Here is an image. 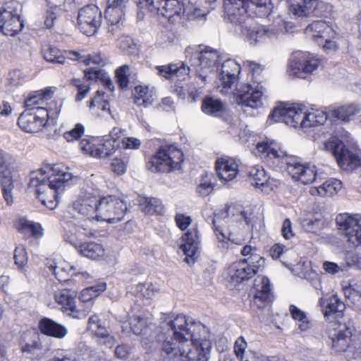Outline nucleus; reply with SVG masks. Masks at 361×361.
<instances>
[{
	"instance_id": "de8ad7c7",
	"label": "nucleus",
	"mask_w": 361,
	"mask_h": 361,
	"mask_svg": "<svg viewBox=\"0 0 361 361\" xmlns=\"http://www.w3.org/2000/svg\"><path fill=\"white\" fill-rule=\"evenodd\" d=\"M54 91L51 88H46L35 92L25 101L26 107H32L40 104L41 101L49 99Z\"/></svg>"
},
{
	"instance_id": "338daca9",
	"label": "nucleus",
	"mask_w": 361,
	"mask_h": 361,
	"mask_svg": "<svg viewBox=\"0 0 361 361\" xmlns=\"http://www.w3.org/2000/svg\"><path fill=\"white\" fill-rule=\"evenodd\" d=\"M174 77L178 78L180 80H184L185 76L190 73V67L182 63L180 66L173 64Z\"/></svg>"
},
{
	"instance_id": "f704fd0d",
	"label": "nucleus",
	"mask_w": 361,
	"mask_h": 361,
	"mask_svg": "<svg viewBox=\"0 0 361 361\" xmlns=\"http://www.w3.org/2000/svg\"><path fill=\"white\" fill-rule=\"evenodd\" d=\"M128 324L130 329L135 335L146 334L150 325L152 324L151 319L145 313L139 314H133L129 317Z\"/></svg>"
},
{
	"instance_id": "603ef678",
	"label": "nucleus",
	"mask_w": 361,
	"mask_h": 361,
	"mask_svg": "<svg viewBox=\"0 0 361 361\" xmlns=\"http://www.w3.org/2000/svg\"><path fill=\"white\" fill-rule=\"evenodd\" d=\"M71 83L78 90V94L75 97V100L77 102L82 101L90 90V84L82 82L80 79H73Z\"/></svg>"
},
{
	"instance_id": "37998d69",
	"label": "nucleus",
	"mask_w": 361,
	"mask_h": 361,
	"mask_svg": "<svg viewBox=\"0 0 361 361\" xmlns=\"http://www.w3.org/2000/svg\"><path fill=\"white\" fill-rule=\"evenodd\" d=\"M16 228L24 235L30 234L35 237L42 235V229L40 225L28 221L25 218H20L16 223Z\"/></svg>"
},
{
	"instance_id": "a878e982",
	"label": "nucleus",
	"mask_w": 361,
	"mask_h": 361,
	"mask_svg": "<svg viewBox=\"0 0 361 361\" xmlns=\"http://www.w3.org/2000/svg\"><path fill=\"white\" fill-rule=\"evenodd\" d=\"M214 231L220 245L223 248H229L230 243L240 245L242 240L235 237L234 231L226 228L223 221L219 218L212 220Z\"/></svg>"
},
{
	"instance_id": "c9c22d12",
	"label": "nucleus",
	"mask_w": 361,
	"mask_h": 361,
	"mask_svg": "<svg viewBox=\"0 0 361 361\" xmlns=\"http://www.w3.org/2000/svg\"><path fill=\"white\" fill-rule=\"evenodd\" d=\"M201 109L204 114L217 117L221 116L227 112L226 104L221 99L212 97H204Z\"/></svg>"
},
{
	"instance_id": "7ed1b4c3",
	"label": "nucleus",
	"mask_w": 361,
	"mask_h": 361,
	"mask_svg": "<svg viewBox=\"0 0 361 361\" xmlns=\"http://www.w3.org/2000/svg\"><path fill=\"white\" fill-rule=\"evenodd\" d=\"M255 154L260 156L271 166L283 168L286 166L288 173L295 180L309 184L316 180V166L310 163L302 164L288 158L283 152H279L273 142L263 141L257 144Z\"/></svg>"
},
{
	"instance_id": "f3484780",
	"label": "nucleus",
	"mask_w": 361,
	"mask_h": 361,
	"mask_svg": "<svg viewBox=\"0 0 361 361\" xmlns=\"http://www.w3.org/2000/svg\"><path fill=\"white\" fill-rule=\"evenodd\" d=\"M102 24V12L95 5L81 8L78 14V27L87 36L94 35Z\"/></svg>"
},
{
	"instance_id": "864d4df0",
	"label": "nucleus",
	"mask_w": 361,
	"mask_h": 361,
	"mask_svg": "<svg viewBox=\"0 0 361 361\" xmlns=\"http://www.w3.org/2000/svg\"><path fill=\"white\" fill-rule=\"evenodd\" d=\"M129 75L130 67L128 65H123L116 71L117 82L121 88H125L128 86Z\"/></svg>"
},
{
	"instance_id": "c756f323",
	"label": "nucleus",
	"mask_w": 361,
	"mask_h": 361,
	"mask_svg": "<svg viewBox=\"0 0 361 361\" xmlns=\"http://www.w3.org/2000/svg\"><path fill=\"white\" fill-rule=\"evenodd\" d=\"M319 305L325 317H341L345 309V304L336 295H333L329 299L321 298Z\"/></svg>"
},
{
	"instance_id": "1a4fd4ad",
	"label": "nucleus",
	"mask_w": 361,
	"mask_h": 361,
	"mask_svg": "<svg viewBox=\"0 0 361 361\" xmlns=\"http://www.w3.org/2000/svg\"><path fill=\"white\" fill-rule=\"evenodd\" d=\"M140 8L147 9L151 14L173 22L176 17L186 11L180 0H136Z\"/></svg>"
},
{
	"instance_id": "7c9ffc66",
	"label": "nucleus",
	"mask_w": 361,
	"mask_h": 361,
	"mask_svg": "<svg viewBox=\"0 0 361 361\" xmlns=\"http://www.w3.org/2000/svg\"><path fill=\"white\" fill-rule=\"evenodd\" d=\"M39 328L43 334L59 339L65 338L68 333L65 326L49 318L42 319L39 323Z\"/></svg>"
},
{
	"instance_id": "3c124183",
	"label": "nucleus",
	"mask_w": 361,
	"mask_h": 361,
	"mask_svg": "<svg viewBox=\"0 0 361 361\" xmlns=\"http://www.w3.org/2000/svg\"><path fill=\"white\" fill-rule=\"evenodd\" d=\"M114 142V141H111V140L106 137L102 143L98 145V148L99 149V158L109 157L115 152L119 145L118 143H115Z\"/></svg>"
},
{
	"instance_id": "cd10ccee",
	"label": "nucleus",
	"mask_w": 361,
	"mask_h": 361,
	"mask_svg": "<svg viewBox=\"0 0 361 361\" xmlns=\"http://www.w3.org/2000/svg\"><path fill=\"white\" fill-rule=\"evenodd\" d=\"M42 53L44 59L47 61L54 63L63 64L66 63V58L72 60L80 59V54L78 52L71 51L68 52L66 51L65 54L66 56H65L62 51L51 45L46 46L43 49Z\"/></svg>"
},
{
	"instance_id": "473e14b6",
	"label": "nucleus",
	"mask_w": 361,
	"mask_h": 361,
	"mask_svg": "<svg viewBox=\"0 0 361 361\" xmlns=\"http://www.w3.org/2000/svg\"><path fill=\"white\" fill-rule=\"evenodd\" d=\"M360 106L355 104H349L338 108H329V114L331 116V121H341L348 122L353 116L358 114Z\"/></svg>"
},
{
	"instance_id": "a18cd8bd",
	"label": "nucleus",
	"mask_w": 361,
	"mask_h": 361,
	"mask_svg": "<svg viewBox=\"0 0 361 361\" xmlns=\"http://www.w3.org/2000/svg\"><path fill=\"white\" fill-rule=\"evenodd\" d=\"M85 77L89 80H101L104 82V86L109 90L110 92H113L114 86L107 76L106 73L99 68H90L84 71Z\"/></svg>"
},
{
	"instance_id": "5fc2aeb1",
	"label": "nucleus",
	"mask_w": 361,
	"mask_h": 361,
	"mask_svg": "<svg viewBox=\"0 0 361 361\" xmlns=\"http://www.w3.org/2000/svg\"><path fill=\"white\" fill-rule=\"evenodd\" d=\"M80 149L86 154H89L92 157L99 158V149L98 148V145H94L92 142L88 140H82L80 141Z\"/></svg>"
},
{
	"instance_id": "6e6d98bb",
	"label": "nucleus",
	"mask_w": 361,
	"mask_h": 361,
	"mask_svg": "<svg viewBox=\"0 0 361 361\" xmlns=\"http://www.w3.org/2000/svg\"><path fill=\"white\" fill-rule=\"evenodd\" d=\"M214 189L213 184L207 175L202 178L200 184L197 187V192L202 196H207Z\"/></svg>"
},
{
	"instance_id": "5701e85b",
	"label": "nucleus",
	"mask_w": 361,
	"mask_h": 361,
	"mask_svg": "<svg viewBox=\"0 0 361 361\" xmlns=\"http://www.w3.org/2000/svg\"><path fill=\"white\" fill-rule=\"evenodd\" d=\"M179 249L185 255L184 261L187 264L195 263L199 249V235L196 228L189 230L182 236Z\"/></svg>"
},
{
	"instance_id": "393cba45",
	"label": "nucleus",
	"mask_w": 361,
	"mask_h": 361,
	"mask_svg": "<svg viewBox=\"0 0 361 361\" xmlns=\"http://www.w3.org/2000/svg\"><path fill=\"white\" fill-rule=\"evenodd\" d=\"M216 171L219 178L226 182L233 180L239 171L238 161L230 157H221L216 161Z\"/></svg>"
},
{
	"instance_id": "4c0bfd02",
	"label": "nucleus",
	"mask_w": 361,
	"mask_h": 361,
	"mask_svg": "<svg viewBox=\"0 0 361 361\" xmlns=\"http://www.w3.org/2000/svg\"><path fill=\"white\" fill-rule=\"evenodd\" d=\"M341 188V181L336 178H330L318 187L311 188L310 192L312 195L331 197L336 195Z\"/></svg>"
},
{
	"instance_id": "f257e3e1",
	"label": "nucleus",
	"mask_w": 361,
	"mask_h": 361,
	"mask_svg": "<svg viewBox=\"0 0 361 361\" xmlns=\"http://www.w3.org/2000/svg\"><path fill=\"white\" fill-rule=\"evenodd\" d=\"M168 325L169 334L160 350L164 361H208L212 343L204 326L188 323L182 314L171 320Z\"/></svg>"
},
{
	"instance_id": "412c9836",
	"label": "nucleus",
	"mask_w": 361,
	"mask_h": 361,
	"mask_svg": "<svg viewBox=\"0 0 361 361\" xmlns=\"http://www.w3.org/2000/svg\"><path fill=\"white\" fill-rule=\"evenodd\" d=\"M331 145L334 147L332 142L326 143L325 147ZM334 154L337 160L340 167L347 171H353L361 167V157L357 153L345 148L343 145L334 146Z\"/></svg>"
},
{
	"instance_id": "13d9d810",
	"label": "nucleus",
	"mask_w": 361,
	"mask_h": 361,
	"mask_svg": "<svg viewBox=\"0 0 361 361\" xmlns=\"http://www.w3.org/2000/svg\"><path fill=\"white\" fill-rule=\"evenodd\" d=\"M128 166V159L115 157L111 164L112 171L117 175L126 173Z\"/></svg>"
},
{
	"instance_id": "2eb2a0df",
	"label": "nucleus",
	"mask_w": 361,
	"mask_h": 361,
	"mask_svg": "<svg viewBox=\"0 0 361 361\" xmlns=\"http://www.w3.org/2000/svg\"><path fill=\"white\" fill-rule=\"evenodd\" d=\"M25 110L19 116L18 124L27 133H37L42 129L47 121L48 112L44 108L33 106Z\"/></svg>"
},
{
	"instance_id": "09e8293b",
	"label": "nucleus",
	"mask_w": 361,
	"mask_h": 361,
	"mask_svg": "<svg viewBox=\"0 0 361 361\" xmlns=\"http://www.w3.org/2000/svg\"><path fill=\"white\" fill-rule=\"evenodd\" d=\"M290 312L293 319L300 322L298 326L302 331H305L310 329V321L305 312L292 305L290 306Z\"/></svg>"
},
{
	"instance_id": "8fccbe9b",
	"label": "nucleus",
	"mask_w": 361,
	"mask_h": 361,
	"mask_svg": "<svg viewBox=\"0 0 361 361\" xmlns=\"http://www.w3.org/2000/svg\"><path fill=\"white\" fill-rule=\"evenodd\" d=\"M301 225L306 232L317 233L324 228V221L321 218H307L301 221Z\"/></svg>"
},
{
	"instance_id": "79ce46f5",
	"label": "nucleus",
	"mask_w": 361,
	"mask_h": 361,
	"mask_svg": "<svg viewBox=\"0 0 361 361\" xmlns=\"http://www.w3.org/2000/svg\"><path fill=\"white\" fill-rule=\"evenodd\" d=\"M156 98L153 88L148 86L138 85L135 88L134 102L139 106L147 107Z\"/></svg>"
},
{
	"instance_id": "ddd939ff",
	"label": "nucleus",
	"mask_w": 361,
	"mask_h": 361,
	"mask_svg": "<svg viewBox=\"0 0 361 361\" xmlns=\"http://www.w3.org/2000/svg\"><path fill=\"white\" fill-rule=\"evenodd\" d=\"M283 27V23L270 27L264 25L252 27L246 25L241 26V32L250 44L257 45L277 39Z\"/></svg>"
},
{
	"instance_id": "c85d7f7f",
	"label": "nucleus",
	"mask_w": 361,
	"mask_h": 361,
	"mask_svg": "<svg viewBox=\"0 0 361 361\" xmlns=\"http://www.w3.org/2000/svg\"><path fill=\"white\" fill-rule=\"evenodd\" d=\"M87 329L98 338L104 340V344L111 346L114 343V337L109 334L98 315L94 314L89 318Z\"/></svg>"
},
{
	"instance_id": "bf43d9fd",
	"label": "nucleus",
	"mask_w": 361,
	"mask_h": 361,
	"mask_svg": "<svg viewBox=\"0 0 361 361\" xmlns=\"http://www.w3.org/2000/svg\"><path fill=\"white\" fill-rule=\"evenodd\" d=\"M85 127L80 124L78 123L75 126V127L63 134L64 139L68 142H73L79 139L84 133Z\"/></svg>"
},
{
	"instance_id": "423d86ee",
	"label": "nucleus",
	"mask_w": 361,
	"mask_h": 361,
	"mask_svg": "<svg viewBox=\"0 0 361 361\" xmlns=\"http://www.w3.org/2000/svg\"><path fill=\"white\" fill-rule=\"evenodd\" d=\"M224 8L231 23L241 24L252 13L259 17L269 15L271 4L270 0H224Z\"/></svg>"
},
{
	"instance_id": "052dcab7",
	"label": "nucleus",
	"mask_w": 361,
	"mask_h": 361,
	"mask_svg": "<svg viewBox=\"0 0 361 361\" xmlns=\"http://www.w3.org/2000/svg\"><path fill=\"white\" fill-rule=\"evenodd\" d=\"M336 34L333 37H324L323 42L320 43L323 50L327 54H331L336 51L338 49V44L336 40Z\"/></svg>"
},
{
	"instance_id": "49530a36",
	"label": "nucleus",
	"mask_w": 361,
	"mask_h": 361,
	"mask_svg": "<svg viewBox=\"0 0 361 361\" xmlns=\"http://www.w3.org/2000/svg\"><path fill=\"white\" fill-rule=\"evenodd\" d=\"M243 66L247 68L248 73L251 75L252 79L257 83V85L262 82V73L264 71V66L252 61H246Z\"/></svg>"
},
{
	"instance_id": "e2e57ef3",
	"label": "nucleus",
	"mask_w": 361,
	"mask_h": 361,
	"mask_svg": "<svg viewBox=\"0 0 361 361\" xmlns=\"http://www.w3.org/2000/svg\"><path fill=\"white\" fill-rule=\"evenodd\" d=\"M15 263L19 267H23L27 261L25 249L23 246H18L16 248L14 252Z\"/></svg>"
},
{
	"instance_id": "b1692460",
	"label": "nucleus",
	"mask_w": 361,
	"mask_h": 361,
	"mask_svg": "<svg viewBox=\"0 0 361 361\" xmlns=\"http://www.w3.org/2000/svg\"><path fill=\"white\" fill-rule=\"evenodd\" d=\"M125 0H108L105 18L108 22V32L112 35L118 33L121 28V20L123 16Z\"/></svg>"
},
{
	"instance_id": "680f3d73",
	"label": "nucleus",
	"mask_w": 361,
	"mask_h": 361,
	"mask_svg": "<svg viewBox=\"0 0 361 361\" xmlns=\"http://www.w3.org/2000/svg\"><path fill=\"white\" fill-rule=\"evenodd\" d=\"M247 344L243 336L238 337L234 343V353L238 359L243 361L245 350L247 348Z\"/></svg>"
},
{
	"instance_id": "0eeeda50",
	"label": "nucleus",
	"mask_w": 361,
	"mask_h": 361,
	"mask_svg": "<svg viewBox=\"0 0 361 361\" xmlns=\"http://www.w3.org/2000/svg\"><path fill=\"white\" fill-rule=\"evenodd\" d=\"M183 161V153L175 145H164L159 148L147 164L152 172L170 173L179 170Z\"/></svg>"
},
{
	"instance_id": "72a5a7b5",
	"label": "nucleus",
	"mask_w": 361,
	"mask_h": 361,
	"mask_svg": "<svg viewBox=\"0 0 361 361\" xmlns=\"http://www.w3.org/2000/svg\"><path fill=\"white\" fill-rule=\"evenodd\" d=\"M69 241L71 244L75 245L76 250L80 255L87 258L97 259L104 255V248L101 244L94 242H86L75 245L73 238H71Z\"/></svg>"
},
{
	"instance_id": "9b49d317",
	"label": "nucleus",
	"mask_w": 361,
	"mask_h": 361,
	"mask_svg": "<svg viewBox=\"0 0 361 361\" xmlns=\"http://www.w3.org/2000/svg\"><path fill=\"white\" fill-rule=\"evenodd\" d=\"M263 263V257L259 255H252L233 262L228 267V275L233 282L240 283L255 275Z\"/></svg>"
},
{
	"instance_id": "ea45409f",
	"label": "nucleus",
	"mask_w": 361,
	"mask_h": 361,
	"mask_svg": "<svg viewBox=\"0 0 361 361\" xmlns=\"http://www.w3.org/2000/svg\"><path fill=\"white\" fill-rule=\"evenodd\" d=\"M250 183L256 187H262L263 190H273L272 183L264 169L260 167L252 168L249 172Z\"/></svg>"
},
{
	"instance_id": "4468645a",
	"label": "nucleus",
	"mask_w": 361,
	"mask_h": 361,
	"mask_svg": "<svg viewBox=\"0 0 361 361\" xmlns=\"http://www.w3.org/2000/svg\"><path fill=\"white\" fill-rule=\"evenodd\" d=\"M352 331L345 324H332L329 329V345L332 353L347 352L353 347Z\"/></svg>"
},
{
	"instance_id": "774afa93",
	"label": "nucleus",
	"mask_w": 361,
	"mask_h": 361,
	"mask_svg": "<svg viewBox=\"0 0 361 361\" xmlns=\"http://www.w3.org/2000/svg\"><path fill=\"white\" fill-rule=\"evenodd\" d=\"M173 64L159 66L156 67L158 74L166 79H171L174 77Z\"/></svg>"
},
{
	"instance_id": "f8f14e48",
	"label": "nucleus",
	"mask_w": 361,
	"mask_h": 361,
	"mask_svg": "<svg viewBox=\"0 0 361 361\" xmlns=\"http://www.w3.org/2000/svg\"><path fill=\"white\" fill-rule=\"evenodd\" d=\"M264 87H252L249 83H239L233 92L236 103L245 108L259 109L262 106Z\"/></svg>"
},
{
	"instance_id": "e433bc0d",
	"label": "nucleus",
	"mask_w": 361,
	"mask_h": 361,
	"mask_svg": "<svg viewBox=\"0 0 361 361\" xmlns=\"http://www.w3.org/2000/svg\"><path fill=\"white\" fill-rule=\"evenodd\" d=\"M255 290V301L267 302L271 300L272 293L270 281L266 276H258L254 281Z\"/></svg>"
},
{
	"instance_id": "4d7b16f0",
	"label": "nucleus",
	"mask_w": 361,
	"mask_h": 361,
	"mask_svg": "<svg viewBox=\"0 0 361 361\" xmlns=\"http://www.w3.org/2000/svg\"><path fill=\"white\" fill-rule=\"evenodd\" d=\"M104 94L105 92L103 90H97L94 97L90 102L89 107L92 108L98 105L102 106L103 111H109V106L106 99L104 98Z\"/></svg>"
},
{
	"instance_id": "69168bd1",
	"label": "nucleus",
	"mask_w": 361,
	"mask_h": 361,
	"mask_svg": "<svg viewBox=\"0 0 361 361\" xmlns=\"http://www.w3.org/2000/svg\"><path fill=\"white\" fill-rule=\"evenodd\" d=\"M8 84L12 87L20 85L23 81V75L20 70H13L8 75Z\"/></svg>"
},
{
	"instance_id": "20e7f679",
	"label": "nucleus",
	"mask_w": 361,
	"mask_h": 361,
	"mask_svg": "<svg viewBox=\"0 0 361 361\" xmlns=\"http://www.w3.org/2000/svg\"><path fill=\"white\" fill-rule=\"evenodd\" d=\"M331 120L329 109L307 111L300 104H288L276 107L269 116L271 122H283L287 126L302 129L323 125Z\"/></svg>"
},
{
	"instance_id": "a19ab883",
	"label": "nucleus",
	"mask_w": 361,
	"mask_h": 361,
	"mask_svg": "<svg viewBox=\"0 0 361 361\" xmlns=\"http://www.w3.org/2000/svg\"><path fill=\"white\" fill-rule=\"evenodd\" d=\"M20 350L23 353L32 354L35 350L40 349L39 335L32 331L24 332L20 341Z\"/></svg>"
},
{
	"instance_id": "bb28decb",
	"label": "nucleus",
	"mask_w": 361,
	"mask_h": 361,
	"mask_svg": "<svg viewBox=\"0 0 361 361\" xmlns=\"http://www.w3.org/2000/svg\"><path fill=\"white\" fill-rule=\"evenodd\" d=\"M307 37L314 40L319 44L324 37H333L335 32L325 21L317 20L310 24L305 30Z\"/></svg>"
},
{
	"instance_id": "a211bd4d",
	"label": "nucleus",
	"mask_w": 361,
	"mask_h": 361,
	"mask_svg": "<svg viewBox=\"0 0 361 361\" xmlns=\"http://www.w3.org/2000/svg\"><path fill=\"white\" fill-rule=\"evenodd\" d=\"M23 27L20 9L15 3L7 5L0 11V31L5 35L14 36Z\"/></svg>"
},
{
	"instance_id": "2f4dec72",
	"label": "nucleus",
	"mask_w": 361,
	"mask_h": 361,
	"mask_svg": "<svg viewBox=\"0 0 361 361\" xmlns=\"http://www.w3.org/2000/svg\"><path fill=\"white\" fill-rule=\"evenodd\" d=\"M55 302L61 306L63 312L73 313L76 310L75 295L69 289H58L54 293Z\"/></svg>"
},
{
	"instance_id": "f03ea898",
	"label": "nucleus",
	"mask_w": 361,
	"mask_h": 361,
	"mask_svg": "<svg viewBox=\"0 0 361 361\" xmlns=\"http://www.w3.org/2000/svg\"><path fill=\"white\" fill-rule=\"evenodd\" d=\"M72 177L64 165H49L31 173L29 187L35 190L38 199L44 206L53 209L58 204L59 190Z\"/></svg>"
},
{
	"instance_id": "39448f33",
	"label": "nucleus",
	"mask_w": 361,
	"mask_h": 361,
	"mask_svg": "<svg viewBox=\"0 0 361 361\" xmlns=\"http://www.w3.org/2000/svg\"><path fill=\"white\" fill-rule=\"evenodd\" d=\"M186 56L189 58L191 66L196 68L195 75L201 81L202 85L198 83V88L192 85L189 89V96L192 101H195L203 92V88L207 82L209 75L218 71L217 64L221 59L219 53L211 48L204 49H195L188 47L185 49Z\"/></svg>"
},
{
	"instance_id": "dca6fc26",
	"label": "nucleus",
	"mask_w": 361,
	"mask_h": 361,
	"mask_svg": "<svg viewBox=\"0 0 361 361\" xmlns=\"http://www.w3.org/2000/svg\"><path fill=\"white\" fill-rule=\"evenodd\" d=\"M319 60L309 53H298L290 61L288 75L290 77L305 78L318 68Z\"/></svg>"
},
{
	"instance_id": "9d476101",
	"label": "nucleus",
	"mask_w": 361,
	"mask_h": 361,
	"mask_svg": "<svg viewBox=\"0 0 361 361\" xmlns=\"http://www.w3.org/2000/svg\"><path fill=\"white\" fill-rule=\"evenodd\" d=\"M336 222L338 229L344 232L349 247H361V215L340 214Z\"/></svg>"
},
{
	"instance_id": "0e129e2a",
	"label": "nucleus",
	"mask_w": 361,
	"mask_h": 361,
	"mask_svg": "<svg viewBox=\"0 0 361 361\" xmlns=\"http://www.w3.org/2000/svg\"><path fill=\"white\" fill-rule=\"evenodd\" d=\"M57 7L47 8L44 16V25L47 28H51L54 25V21L57 17Z\"/></svg>"
},
{
	"instance_id": "6ab92c4d",
	"label": "nucleus",
	"mask_w": 361,
	"mask_h": 361,
	"mask_svg": "<svg viewBox=\"0 0 361 361\" xmlns=\"http://www.w3.org/2000/svg\"><path fill=\"white\" fill-rule=\"evenodd\" d=\"M217 71L221 87L220 92L225 94H229L231 92L232 85L237 81L238 75L240 72V64L235 60L226 59Z\"/></svg>"
},
{
	"instance_id": "4be33fe9",
	"label": "nucleus",
	"mask_w": 361,
	"mask_h": 361,
	"mask_svg": "<svg viewBox=\"0 0 361 361\" xmlns=\"http://www.w3.org/2000/svg\"><path fill=\"white\" fill-rule=\"evenodd\" d=\"M326 5L318 0H291L290 11L298 17L323 16Z\"/></svg>"
},
{
	"instance_id": "58836bf2",
	"label": "nucleus",
	"mask_w": 361,
	"mask_h": 361,
	"mask_svg": "<svg viewBox=\"0 0 361 361\" xmlns=\"http://www.w3.org/2000/svg\"><path fill=\"white\" fill-rule=\"evenodd\" d=\"M0 182L1 184L4 198L8 205H11L13 202L12 190L13 189V183L11 176V167L8 165L0 171Z\"/></svg>"
},
{
	"instance_id": "6e6552de",
	"label": "nucleus",
	"mask_w": 361,
	"mask_h": 361,
	"mask_svg": "<svg viewBox=\"0 0 361 361\" xmlns=\"http://www.w3.org/2000/svg\"><path fill=\"white\" fill-rule=\"evenodd\" d=\"M126 211V203L116 196L98 197L97 221L116 224L123 219Z\"/></svg>"
},
{
	"instance_id": "c03bdc74",
	"label": "nucleus",
	"mask_w": 361,
	"mask_h": 361,
	"mask_svg": "<svg viewBox=\"0 0 361 361\" xmlns=\"http://www.w3.org/2000/svg\"><path fill=\"white\" fill-rule=\"evenodd\" d=\"M139 202L142 210L147 214H161L164 212V207L159 199L142 197L140 198Z\"/></svg>"
},
{
	"instance_id": "aec40b11",
	"label": "nucleus",
	"mask_w": 361,
	"mask_h": 361,
	"mask_svg": "<svg viewBox=\"0 0 361 361\" xmlns=\"http://www.w3.org/2000/svg\"><path fill=\"white\" fill-rule=\"evenodd\" d=\"M98 197L86 194L78 198L73 204L72 210L78 218L97 220Z\"/></svg>"
}]
</instances>
